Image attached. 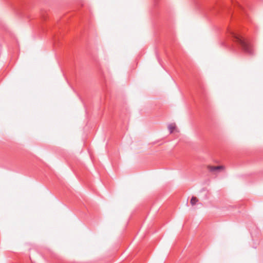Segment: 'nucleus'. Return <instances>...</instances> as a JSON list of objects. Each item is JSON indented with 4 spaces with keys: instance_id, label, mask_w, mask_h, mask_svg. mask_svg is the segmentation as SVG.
I'll list each match as a JSON object with an SVG mask.
<instances>
[{
    "instance_id": "f257e3e1",
    "label": "nucleus",
    "mask_w": 263,
    "mask_h": 263,
    "mask_svg": "<svg viewBox=\"0 0 263 263\" xmlns=\"http://www.w3.org/2000/svg\"><path fill=\"white\" fill-rule=\"evenodd\" d=\"M230 33L233 38V41L241 47L242 50L246 53L252 55L254 53L253 46L251 43L238 32L235 30H230Z\"/></svg>"
},
{
    "instance_id": "20e7f679",
    "label": "nucleus",
    "mask_w": 263,
    "mask_h": 263,
    "mask_svg": "<svg viewBox=\"0 0 263 263\" xmlns=\"http://www.w3.org/2000/svg\"><path fill=\"white\" fill-rule=\"evenodd\" d=\"M198 201V199L196 197H192L191 199V204L194 205Z\"/></svg>"
},
{
    "instance_id": "7ed1b4c3",
    "label": "nucleus",
    "mask_w": 263,
    "mask_h": 263,
    "mask_svg": "<svg viewBox=\"0 0 263 263\" xmlns=\"http://www.w3.org/2000/svg\"><path fill=\"white\" fill-rule=\"evenodd\" d=\"M167 128L168 129V130L170 132V134H172L173 133H178L179 131L178 129L177 128L176 125L175 123H171L168 124Z\"/></svg>"
},
{
    "instance_id": "f03ea898",
    "label": "nucleus",
    "mask_w": 263,
    "mask_h": 263,
    "mask_svg": "<svg viewBox=\"0 0 263 263\" xmlns=\"http://www.w3.org/2000/svg\"><path fill=\"white\" fill-rule=\"evenodd\" d=\"M207 168L210 172L214 173L223 170L224 168V167L223 166L208 165L207 166Z\"/></svg>"
}]
</instances>
